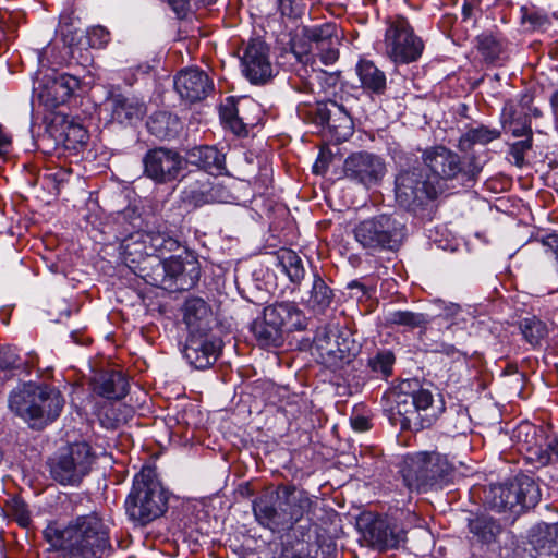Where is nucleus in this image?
<instances>
[{"label":"nucleus","mask_w":558,"mask_h":558,"mask_svg":"<svg viewBox=\"0 0 558 558\" xmlns=\"http://www.w3.org/2000/svg\"><path fill=\"white\" fill-rule=\"evenodd\" d=\"M44 535L70 558H106L112 550L109 529L95 512L75 517L63 529L49 525Z\"/></svg>","instance_id":"nucleus-1"},{"label":"nucleus","mask_w":558,"mask_h":558,"mask_svg":"<svg viewBox=\"0 0 558 558\" xmlns=\"http://www.w3.org/2000/svg\"><path fill=\"white\" fill-rule=\"evenodd\" d=\"M64 405L61 392L50 386L24 384L9 396L10 410L32 428H43L57 420Z\"/></svg>","instance_id":"nucleus-2"},{"label":"nucleus","mask_w":558,"mask_h":558,"mask_svg":"<svg viewBox=\"0 0 558 558\" xmlns=\"http://www.w3.org/2000/svg\"><path fill=\"white\" fill-rule=\"evenodd\" d=\"M168 495L156 468L146 465L134 476L125 500V510L131 520L147 524L159 518L167 509Z\"/></svg>","instance_id":"nucleus-3"},{"label":"nucleus","mask_w":558,"mask_h":558,"mask_svg":"<svg viewBox=\"0 0 558 558\" xmlns=\"http://www.w3.org/2000/svg\"><path fill=\"white\" fill-rule=\"evenodd\" d=\"M353 234L355 241L369 254L397 252L407 238L404 216L392 213L366 218L355 225Z\"/></svg>","instance_id":"nucleus-4"},{"label":"nucleus","mask_w":558,"mask_h":558,"mask_svg":"<svg viewBox=\"0 0 558 558\" xmlns=\"http://www.w3.org/2000/svg\"><path fill=\"white\" fill-rule=\"evenodd\" d=\"M404 485L417 493L440 487L452 472L447 458L437 452H418L408 457L402 465Z\"/></svg>","instance_id":"nucleus-5"},{"label":"nucleus","mask_w":558,"mask_h":558,"mask_svg":"<svg viewBox=\"0 0 558 558\" xmlns=\"http://www.w3.org/2000/svg\"><path fill=\"white\" fill-rule=\"evenodd\" d=\"M94 461L95 454L87 442H74L51 459L50 475L62 485H77L89 473Z\"/></svg>","instance_id":"nucleus-6"},{"label":"nucleus","mask_w":558,"mask_h":558,"mask_svg":"<svg viewBox=\"0 0 558 558\" xmlns=\"http://www.w3.org/2000/svg\"><path fill=\"white\" fill-rule=\"evenodd\" d=\"M395 184L397 202L408 209L423 206L438 194L437 183L430 180L420 167L401 171Z\"/></svg>","instance_id":"nucleus-7"},{"label":"nucleus","mask_w":558,"mask_h":558,"mask_svg":"<svg viewBox=\"0 0 558 558\" xmlns=\"http://www.w3.org/2000/svg\"><path fill=\"white\" fill-rule=\"evenodd\" d=\"M387 54L398 63L416 61L424 49V44L417 37L404 17H397L389 23L385 33Z\"/></svg>","instance_id":"nucleus-8"},{"label":"nucleus","mask_w":558,"mask_h":558,"mask_svg":"<svg viewBox=\"0 0 558 558\" xmlns=\"http://www.w3.org/2000/svg\"><path fill=\"white\" fill-rule=\"evenodd\" d=\"M317 360L329 368H339L354 356L352 343L337 328H318L314 339Z\"/></svg>","instance_id":"nucleus-9"},{"label":"nucleus","mask_w":558,"mask_h":558,"mask_svg":"<svg viewBox=\"0 0 558 558\" xmlns=\"http://www.w3.org/2000/svg\"><path fill=\"white\" fill-rule=\"evenodd\" d=\"M385 160L369 151H357L347 157L343 163L344 177L367 189L378 185L386 175Z\"/></svg>","instance_id":"nucleus-10"},{"label":"nucleus","mask_w":558,"mask_h":558,"mask_svg":"<svg viewBox=\"0 0 558 558\" xmlns=\"http://www.w3.org/2000/svg\"><path fill=\"white\" fill-rule=\"evenodd\" d=\"M398 413L404 416V425L429 427L442 411L441 405H434V398L428 389H418L398 402Z\"/></svg>","instance_id":"nucleus-11"},{"label":"nucleus","mask_w":558,"mask_h":558,"mask_svg":"<svg viewBox=\"0 0 558 558\" xmlns=\"http://www.w3.org/2000/svg\"><path fill=\"white\" fill-rule=\"evenodd\" d=\"M181 199L185 205L197 208L213 203H229L233 196L216 177L198 172L182 191Z\"/></svg>","instance_id":"nucleus-12"},{"label":"nucleus","mask_w":558,"mask_h":558,"mask_svg":"<svg viewBox=\"0 0 558 558\" xmlns=\"http://www.w3.org/2000/svg\"><path fill=\"white\" fill-rule=\"evenodd\" d=\"M78 85L80 82L75 76L51 72L37 78L34 93L45 108L53 110L63 105Z\"/></svg>","instance_id":"nucleus-13"},{"label":"nucleus","mask_w":558,"mask_h":558,"mask_svg":"<svg viewBox=\"0 0 558 558\" xmlns=\"http://www.w3.org/2000/svg\"><path fill=\"white\" fill-rule=\"evenodd\" d=\"M144 173L157 183L174 180L183 169L184 160L174 150L154 148L143 158Z\"/></svg>","instance_id":"nucleus-14"},{"label":"nucleus","mask_w":558,"mask_h":558,"mask_svg":"<svg viewBox=\"0 0 558 558\" xmlns=\"http://www.w3.org/2000/svg\"><path fill=\"white\" fill-rule=\"evenodd\" d=\"M222 348L221 339L211 331L189 333L183 350L186 361L197 369L213 365Z\"/></svg>","instance_id":"nucleus-15"},{"label":"nucleus","mask_w":558,"mask_h":558,"mask_svg":"<svg viewBox=\"0 0 558 558\" xmlns=\"http://www.w3.org/2000/svg\"><path fill=\"white\" fill-rule=\"evenodd\" d=\"M242 72L253 84H264L274 74L267 45L260 40L247 44L241 57Z\"/></svg>","instance_id":"nucleus-16"},{"label":"nucleus","mask_w":558,"mask_h":558,"mask_svg":"<svg viewBox=\"0 0 558 558\" xmlns=\"http://www.w3.org/2000/svg\"><path fill=\"white\" fill-rule=\"evenodd\" d=\"M174 88L183 100L193 104L205 99L214 90V83L206 72L187 68L175 75Z\"/></svg>","instance_id":"nucleus-17"},{"label":"nucleus","mask_w":558,"mask_h":558,"mask_svg":"<svg viewBox=\"0 0 558 558\" xmlns=\"http://www.w3.org/2000/svg\"><path fill=\"white\" fill-rule=\"evenodd\" d=\"M105 110L110 113L111 121L121 125H133L146 114L143 100L133 95L110 94L105 101Z\"/></svg>","instance_id":"nucleus-18"},{"label":"nucleus","mask_w":558,"mask_h":558,"mask_svg":"<svg viewBox=\"0 0 558 558\" xmlns=\"http://www.w3.org/2000/svg\"><path fill=\"white\" fill-rule=\"evenodd\" d=\"M281 507L284 510L287 529L290 530L304 515H310L316 506L311 496L304 490H296L292 486L278 488Z\"/></svg>","instance_id":"nucleus-19"},{"label":"nucleus","mask_w":558,"mask_h":558,"mask_svg":"<svg viewBox=\"0 0 558 558\" xmlns=\"http://www.w3.org/2000/svg\"><path fill=\"white\" fill-rule=\"evenodd\" d=\"M423 159L428 169L439 179L451 180L462 171L460 156L444 146L426 150Z\"/></svg>","instance_id":"nucleus-20"},{"label":"nucleus","mask_w":558,"mask_h":558,"mask_svg":"<svg viewBox=\"0 0 558 558\" xmlns=\"http://www.w3.org/2000/svg\"><path fill=\"white\" fill-rule=\"evenodd\" d=\"M253 512L257 522L272 532L286 531V515L278 492L276 496L264 495L253 502Z\"/></svg>","instance_id":"nucleus-21"},{"label":"nucleus","mask_w":558,"mask_h":558,"mask_svg":"<svg viewBox=\"0 0 558 558\" xmlns=\"http://www.w3.org/2000/svg\"><path fill=\"white\" fill-rule=\"evenodd\" d=\"M263 316L282 332L306 327V317L292 302H278L264 308Z\"/></svg>","instance_id":"nucleus-22"},{"label":"nucleus","mask_w":558,"mask_h":558,"mask_svg":"<svg viewBox=\"0 0 558 558\" xmlns=\"http://www.w3.org/2000/svg\"><path fill=\"white\" fill-rule=\"evenodd\" d=\"M183 320L189 333L211 331L215 320L210 306L201 298H190L183 306Z\"/></svg>","instance_id":"nucleus-23"},{"label":"nucleus","mask_w":558,"mask_h":558,"mask_svg":"<svg viewBox=\"0 0 558 558\" xmlns=\"http://www.w3.org/2000/svg\"><path fill=\"white\" fill-rule=\"evenodd\" d=\"M365 537L379 549L395 548L403 541L404 532L388 520L378 518L371 522Z\"/></svg>","instance_id":"nucleus-24"},{"label":"nucleus","mask_w":558,"mask_h":558,"mask_svg":"<svg viewBox=\"0 0 558 558\" xmlns=\"http://www.w3.org/2000/svg\"><path fill=\"white\" fill-rule=\"evenodd\" d=\"M129 383L118 371H107L97 374L93 379V390L98 396L109 400H119L126 396Z\"/></svg>","instance_id":"nucleus-25"},{"label":"nucleus","mask_w":558,"mask_h":558,"mask_svg":"<svg viewBox=\"0 0 558 558\" xmlns=\"http://www.w3.org/2000/svg\"><path fill=\"white\" fill-rule=\"evenodd\" d=\"M186 161L204 169L208 175L221 174L226 170V157L214 146H199L189 150Z\"/></svg>","instance_id":"nucleus-26"},{"label":"nucleus","mask_w":558,"mask_h":558,"mask_svg":"<svg viewBox=\"0 0 558 558\" xmlns=\"http://www.w3.org/2000/svg\"><path fill=\"white\" fill-rule=\"evenodd\" d=\"M316 113L322 124L336 131L341 129L345 131L343 135H347L352 128L351 118L344 107L333 100L319 101Z\"/></svg>","instance_id":"nucleus-27"},{"label":"nucleus","mask_w":558,"mask_h":558,"mask_svg":"<svg viewBox=\"0 0 558 558\" xmlns=\"http://www.w3.org/2000/svg\"><path fill=\"white\" fill-rule=\"evenodd\" d=\"M166 235L162 232H137L125 242V253L140 256L162 253Z\"/></svg>","instance_id":"nucleus-28"},{"label":"nucleus","mask_w":558,"mask_h":558,"mask_svg":"<svg viewBox=\"0 0 558 558\" xmlns=\"http://www.w3.org/2000/svg\"><path fill=\"white\" fill-rule=\"evenodd\" d=\"M526 442L527 459L537 464L545 466L553 462H558V439L556 437H545L543 433L538 435V440L531 444Z\"/></svg>","instance_id":"nucleus-29"},{"label":"nucleus","mask_w":558,"mask_h":558,"mask_svg":"<svg viewBox=\"0 0 558 558\" xmlns=\"http://www.w3.org/2000/svg\"><path fill=\"white\" fill-rule=\"evenodd\" d=\"M355 72L360 85L365 92L377 95L384 94L387 85L386 75L373 61L361 60L355 66Z\"/></svg>","instance_id":"nucleus-30"},{"label":"nucleus","mask_w":558,"mask_h":558,"mask_svg":"<svg viewBox=\"0 0 558 558\" xmlns=\"http://www.w3.org/2000/svg\"><path fill=\"white\" fill-rule=\"evenodd\" d=\"M333 296L332 290L326 284L324 279L318 274H314L307 298L302 300L303 304L313 313L323 314L331 305Z\"/></svg>","instance_id":"nucleus-31"},{"label":"nucleus","mask_w":558,"mask_h":558,"mask_svg":"<svg viewBox=\"0 0 558 558\" xmlns=\"http://www.w3.org/2000/svg\"><path fill=\"white\" fill-rule=\"evenodd\" d=\"M486 501L497 511H517L518 495H515L513 481L508 484L492 485L486 494Z\"/></svg>","instance_id":"nucleus-32"},{"label":"nucleus","mask_w":558,"mask_h":558,"mask_svg":"<svg viewBox=\"0 0 558 558\" xmlns=\"http://www.w3.org/2000/svg\"><path fill=\"white\" fill-rule=\"evenodd\" d=\"M513 485L520 510L534 507L539 501L541 492L532 477L519 475L513 480Z\"/></svg>","instance_id":"nucleus-33"},{"label":"nucleus","mask_w":558,"mask_h":558,"mask_svg":"<svg viewBox=\"0 0 558 558\" xmlns=\"http://www.w3.org/2000/svg\"><path fill=\"white\" fill-rule=\"evenodd\" d=\"M251 330L260 347H279L282 343V331L266 317L256 318Z\"/></svg>","instance_id":"nucleus-34"},{"label":"nucleus","mask_w":558,"mask_h":558,"mask_svg":"<svg viewBox=\"0 0 558 558\" xmlns=\"http://www.w3.org/2000/svg\"><path fill=\"white\" fill-rule=\"evenodd\" d=\"M277 262L291 282L301 283L305 276V269L301 257L294 251L281 250L277 254Z\"/></svg>","instance_id":"nucleus-35"},{"label":"nucleus","mask_w":558,"mask_h":558,"mask_svg":"<svg viewBox=\"0 0 558 558\" xmlns=\"http://www.w3.org/2000/svg\"><path fill=\"white\" fill-rule=\"evenodd\" d=\"M499 136L500 133L496 129H489L485 125L471 128L461 135L459 140V148L462 151H468L474 145H486Z\"/></svg>","instance_id":"nucleus-36"},{"label":"nucleus","mask_w":558,"mask_h":558,"mask_svg":"<svg viewBox=\"0 0 558 558\" xmlns=\"http://www.w3.org/2000/svg\"><path fill=\"white\" fill-rule=\"evenodd\" d=\"M219 116L222 124L234 134L244 135L247 133L246 124L239 117L236 101L233 97L226 98L225 102L220 105Z\"/></svg>","instance_id":"nucleus-37"},{"label":"nucleus","mask_w":558,"mask_h":558,"mask_svg":"<svg viewBox=\"0 0 558 558\" xmlns=\"http://www.w3.org/2000/svg\"><path fill=\"white\" fill-rule=\"evenodd\" d=\"M336 25L331 23H324L315 26H303L301 34L303 38L314 44L316 48L338 41L336 36Z\"/></svg>","instance_id":"nucleus-38"},{"label":"nucleus","mask_w":558,"mask_h":558,"mask_svg":"<svg viewBox=\"0 0 558 558\" xmlns=\"http://www.w3.org/2000/svg\"><path fill=\"white\" fill-rule=\"evenodd\" d=\"M470 531L482 543H493L501 532L499 523L489 517H477L470 521Z\"/></svg>","instance_id":"nucleus-39"},{"label":"nucleus","mask_w":558,"mask_h":558,"mask_svg":"<svg viewBox=\"0 0 558 558\" xmlns=\"http://www.w3.org/2000/svg\"><path fill=\"white\" fill-rule=\"evenodd\" d=\"M386 323L389 325H399L414 329L426 326L429 323V317L423 313L396 311L387 315Z\"/></svg>","instance_id":"nucleus-40"},{"label":"nucleus","mask_w":558,"mask_h":558,"mask_svg":"<svg viewBox=\"0 0 558 558\" xmlns=\"http://www.w3.org/2000/svg\"><path fill=\"white\" fill-rule=\"evenodd\" d=\"M477 50L487 62L496 61L502 53L504 46L499 38L492 34H481L476 38Z\"/></svg>","instance_id":"nucleus-41"},{"label":"nucleus","mask_w":558,"mask_h":558,"mask_svg":"<svg viewBox=\"0 0 558 558\" xmlns=\"http://www.w3.org/2000/svg\"><path fill=\"white\" fill-rule=\"evenodd\" d=\"M60 136H62L65 147L72 149L84 145L88 138L87 131L81 124L73 121H64Z\"/></svg>","instance_id":"nucleus-42"},{"label":"nucleus","mask_w":558,"mask_h":558,"mask_svg":"<svg viewBox=\"0 0 558 558\" xmlns=\"http://www.w3.org/2000/svg\"><path fill=\"white\" fill-rule=\"evenodd\" d=\"M520 329L525 340L532 345L539 344L541 340L547 335L545 323L535 316L521 320Z\"/></svg>","instance_id":"nucleus-43"},{"label":"nucleus","mask_w":558,"mask_h":558,"mask_svg":"<svg viewBox=\"0 0 558 558\" xmlns=\"http://www.w3.org/2000/svg\"><path fill=\"white\" fill-rule=\"evenodd\" d=\"M277 393L279 397L277 401L278 409L289 417H296L301 412L302 399L298 395H291L286 388H279Z\"/></svg>","instance_id":"nucleus-44"},{"label":"nucleus","mask_w":558,"mask_h":558,"mask_svg":"<svg viewBox=\"0 0 558 558\" xmlns=\"http://www.w3.org/2000/svg\"><path fill=\"white\" fill-rule=\"evenodd\" d=\"M395 361V354L390 350H381L368 360V366L374 373L388 377L392 373Z\"/></svg>","instance_id":"nucleus-45"},{"label":"nucleus","mask_w":558,"mask_h":558,"mask_svg":"<svg viewBox=\"0 0 558 558\" xmlns=\"http://www.w3.org/2000/svg\"><path fill=\"white\" fill-rule=\"evenodd\" d=\"M110 41V33L102 26H94L86 33V43L92 48H104Z\"/></svg>","instance_id":"nucleus-46"},{"label":"nucleus","mask_w":558,"mask_h":558,"mask_svg":"<svg viewBox=\"0 0 558 558\" xmlns=\"http://www.w3.org/2000/svg\"><path fill=\"white\" fill-rule=\"evenodd\" d=\"M10 512L21 526L26 527L31 523V514L24 501L13 499L10 505Z\"/></svg>","instance_id":"nucleus-47"},{"label":"nucleus","mask_w":558,"mask_h":558,"mask_svg":"<svg viewBox=\"0 0 558 558\" xmlns=\"http://www.w3.org/2000/svg\"><path fill=\"white\" fill-rule=\"evenodd\" d=\"M509 119H510V130L513 136L520 137V136H526L532 137V128L531 124L524 119H517L513 117L512 111L509 112Z\"/></svg>","instance_id":"nucleus-48"},{"label":"nucleus","mask_w":558,"mask_h":558,"mask_svg":"<svg viewBox=\"0 0 558 558\" xmlns=\"http://www.w3.org/2000/svg\"><path fill=\"white\" fill-rule=\"evenodd\" d=\"M338 41H332L325 46L316 48L318 50V58L325 65L333 64L339 58V51L337 49Z\"/></svg>","instance_id":"nucleus-49"},{"label":"nucleus","mask_w":558,"mask_h":558,"mask_svg":"<svg viewBox=\"0 0 558 558\" xmlns=\"http://www.w3.org/2000/svg\"><path fill=\"white\" fill-rule=\"evenodd\" d=\"M19 356L14 349L2 348L0 349V369H11L17 366Z\"/></svg>","instance_id":"nucleus-50"},{"label":"nucleus","mask_w":558,"mask_h":558,"mask_svg":"<svg viewBox=\"0 0 558 558\" xmlns=\"http://www.w3.org/2000/svg\"><path fill=\"white\" fill-rule=\"evenodd\" d=\"M437 352L446 355L454 363L463 364L466 361V353L449 343H441Z\"/></svg>","instance_id":"nucleus-51"},{"label":"nucleus","mask_w":558,"mask_h":558,"mask_svg":"<svg viewBox=\"0 0 558 558\" xmlns=\"http://www.w3.org/2000/svg\"><path fill=\"white\" fill-rule=\"evenodd\" d=\"M168 118L169 117L162 112L151 117L147 123L149 132L160 138L167 137L168 133L167 131L162 130L161 124H163L168 120Z\"/></svg>","instance_id":"nucleus-52"},{"label":"nucleus","mask_w":558,"mask_h":558,"mask_svg":"<svg viewBox=\"0 0 558 558\" xmlns=\"http://www.w3.org/2000/svg\"><path fill=\"white\" fill-rule=\"evenodd\" d=\"M532 147V137H527L522 141H518L511 146V155L515 160L517 165H521L524 160V154Z\"/></svg>","instance_id":"nucleus-53"},{"label":"nucleus","mask_w":558,"mask_h":558,"mask_svg":"<svg viewBox=\"0 0 558 558\" xmlns=\"http://www.w3.org/2000/svg\"><path fill=\"white\" fill-rule=\"evenodd\" d=\"M523 21L530 23L534 29L544 28L549 24L548 16L537 11L525 13Z\"/></svg>","instance_id":"nucleus-54"},{"label":"nucleus","mask_w":558,"mask_h":558,"mask_svg":"<svg viewBox=\"0 0 558 558\" xmlns=\"http://www.w3.org/2000/svg\"><path fill=\"white\" fill-rule=\"evenodd\" d=\"M541 244L547 254L554 255L555 259L558 263V234L551 233L546 236H544L541 240Z\"/></svg>","instance_id":"nucleus-55"},{"label":"nucleus","mask_w":558,"mask_h":558,"mask_svg":"<svg viewBox=\"0 0 558 558\" xmlns=\"http://www.w3.org/2000/svg\"><path fill=\"white\" fill-rule=\"evenodd\" d=\"M184 265L183 263L178 259V258H172L170 260H168L165 265V270L166 272L171 276V277H179L183 274L184 271Z\"/></svg>","instance_id":"nucleus-56"},{"label":"nucleus","mask_w":558,"mask_h":558,"mask_svg":"<svg viewBox=\"0 0 558 558\" xmlns=\"http://www.w3.org/2000/svg\"><path fill=\"white\" fill-rule=\"evenodd\" d=\"M179 17L185 16L192 0H167Z\"/></svg>","instance_id":"nucleus-57"},{"label":"nucleus","mask_w":558,"mask_h":558,"mask_svg":"<svg viewBox=\"0 0 558 558\" xmlns=\"http://www.w3.org/2000/svg\"><path fill=\"white\" fill-rule=\"evenodd\" d=\"M546 535L549 538L548 549L550 553H554V549L558 544V524L546 525Z\"/></svg>","instance_id":"nucleus-58"},{"label":"nucleus","mask_w":558,"mask_h":558,"mask_svg":"<svg viewBox=\"0 0 558 558\" xmlns=\"http://www.w3.org/2000/svg\"><path fill=\"white\" fill-rule=\"evenodd\" d=\"M351 426L356 432H366L371 428V423L367 417L357 415L351 418Z\"/></svg>","instance_id":"nucleus-59"},{"label":"nucleus","mask_w":558,"mask_h":558,"mask_svg":"<svg viewBox=\"0 0 558 558\" xmlns=\"http://www.w3.org/2000/svg\"><path fill=\"white\" fill-rule=\"evenodd\" d=\"M70 174L71 172L69 170L61 168L53 172H50L48 174V178L56 182V186L58 187L59 185L63 184L69 180Z\"/></svg>","instance_id":"nucleus-60"},{"label":"nucleus","mask_w":558,"mask_h":558,"mask_svg":"<svg viewBox=\"0 0 558 558\" xmlns=\"http://www.w3.org/2000/svg\"><path fill=\"white\" fill-rule=\"evenodd\" d=\"M11 147V137L3 131L0 125V157L9 153Z\"/></svg>","instance_id":"nucleus-61"},{"label":"nucleus","mask_w":558,"mask_h":558,"mask_svg":"<svg viewBox=\"0 0 558 558\" xmlns=\"http://www.w3.org/2000/svg\"><path fill=\"white\" fill-rule=\"evenodd\" d=\"M179 241L167 234L162 245V253L174 252L179 248Z\"/></svg>","instance_id":"nucleus-62"},{"label":"nucleus","mask_w":558,"mask_h":558,"mask_svg":"<svg viewBox=\"0 0 558 558\" xmlns=\"http://www.w3.org/2000/svg\"><path fill=\"white\" fill-rule=\"evenodd\" d=\"M277 4L282 15H292V0H277Z\"/></svg>","instance_id":"nucleus-63"},{"label":"nucleus","mask_w":558,"mask_h":558,"mask_svg":"<svg viewBox=\"0 0 558 558\" xmlns=\"http://www.w3.org/2000/svg\"><path fill=\"white\" fill-rule=\"evenodd\" d=\"M461 312V307L456 303H450L445 306L444 315L446 318H453Z\"/></svg>","instance_id":"nucleus-64"}]
</instances>
